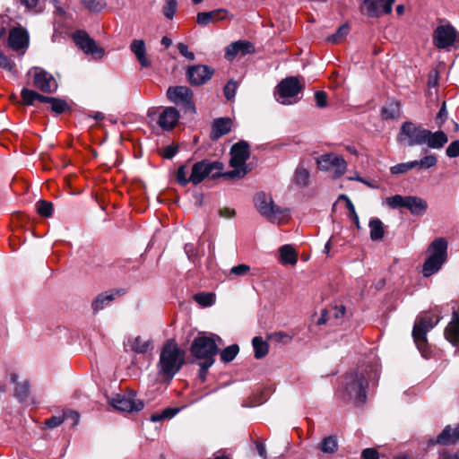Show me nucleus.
Masks as SVG:
<instances>
[{"label": "nucleus", "mask_w": 459, "mask_h": 459, "mask_svg": "<svg viewBox=\"0 0 459 459\" xmlns=\"http://www.w3.org/2000/svg\"><path fill=\"white\" fill-rule=\"evenodd\" d=\"M432 43L439 49H448L459 44V32L450 23L438 25L433 31Z\"/></svg>", "instance_id": "1a4fd4ad"}, {"label": "nucleus", "mask_w": 459, "mask_h": 459, "mask_svg": "<svg viewBox=\"0 0 459 459\" xmlns=\"http://www.w3.org/2000/svg\"><path fill=\"white\" fill-rule=\"evenodd\" d=\"M29 33L25 29L14 27L10 30L8 46L12 50L21 52L23 55L29 47Z\"/></svg>", "instance_id": "f3484780"}, {"label": "nucleus", "mask_w": 459, "mask_h": 459, "mask_svg": "<svg viewBox=\"0 0 459 459\" xmlns=\"http://www.w3.org/2000/svg\"><path fill=\"white\" fill-rule=\"evenodd\" d=\"M18 378L19 377L15 373L11 374L10 376L11 381L16 385L14 390L16 397L19 398L21 401H23L27 398L29 394V384L27 381L18 383Z\"/></svg>", "instance_id": "72a5a7b5"}, {"label": "nucleus", "mask_w": 459, "mask_h": 459, "mask_svg": "<svg viewBox=\"0 0 459 459\" xmlns=\"http://www.w3.org/2000/svg\"><path fill=\"white\" fill-rule=\"evenodd\" d=\"M0 68H3L13 74H16L14 63L3 53H0Z\"/></svg>", "instance_id": "864d4df0"}, {"label": "nucleus", "mask_w": 459, "mask_h": 459, "mask_svg": "<svg viewBox=\"0 0 459 459\" xmlns=\"http://www.w3.org/2000/svg\"><path fill=\"white\" fill-rule=\"evenodd\" d=\"M44 102L48 103L51 110L56 114H62L68 108L67 103L58 98L46 96Z\"/></svg>", "instance_id": "c9c22d12"}, {"label": "nucleus", "mask_w": 459, "mask_h": 459, "mask_svg": "<svg viewBox=\"0 0 459 459\" xmlns=\"http://www.w3.org/2000/svg\"><path fill=\"white\" fill-rule=\"evenodd\" d=\"M238 351L239 347L238 344L230 345L221 351V359L225 363H229L236 358Z\"/></svg>", "instance_id": "58836bf2"}, {"label": "nucleus", "mask_w": 459, "mask_h": 459, "mask_svg": "<svg viewBox=\"0 0 459 459\" xmlns=\"http://www.w3.org/2000/svg\"><path fill=\"white\" fill-rule=\"evenodd\" d=\"M214 299L215 297L212 293H198L195 296V300L204 307L212 306Z\"/></svg>", "instance_id": "09e8293b"}, {"label": "nucleus", "mask_w": 459, "mask_h": 459, "mask_svg": "<svg viewBox=\"0 0 459 459\" xmlns=\"http://www.w3.org/2000/svg\"><path fill=\"white\" fill-rule=\"evenodd\" d=\"M23 103L27 106H30L33 104L35 100H39L40 102H44V99L46 96L41 95L36 92L33 90H29L27 88H23L21 92Z\"/></svg>", "instance_id": "e433bc0d"}, {"label": "nucleus", "mask_w": 459, "mask_h": 459, "mask_svg": "<svg viewBox=\"0 0 459 459\" xmlns=\"http://www.w3.org/2000/svg\"><path fill=\"white\" fill-rule=\"evenodd\" d=\"M115 299L114 292H104L99 294L91 304V307L94 313H98L102 310L106 306L109 305Z\"/></svg>", "instance_id": "7c9ffc66"}, {"label": "nucleus", "mask_w": 459, "mask_h": 459, "mask_svg": "<svg viewBox=\"0 0 459 459\" xmlns=\"http://www.w3.org/2000/svg\"><path fill=\"white\" fill-rule=\"evenodd\" d=\"M178 9V2L177 0H166L165 4L163 6V14L166 18L171 20Z\"/></svg>", "instance_id": "8fccbe9b"}, {"label": "nucleus", "mask_w": 459, "mask_h": 459, "mask_svg": "<svg viewBox=\"0 0 459 459\" xmlns=\"http://www.w3.org/2000/svg\"><path fill=\"white\" fill-rule=\"evenodd\" d=\"M370 230V238L373 241H377L383 238L385 235V230L383 222L379 219H371L368 223Z\"/></svg>", "instance_id": "473e14b6"}, {"label": "nucleus", "mask_w": 459, "mask_h": 459, "mask_svg": "<svg viewBox=\"0 0 459 459\" xmlns=\"http://www.w3.org/2000/svg\"><path fill=\"white\" fill-rule=\"evenodd\" d=\"M446 155L450 158L459 156V140L452 142L446 148Z\"/></svg>", "instance_id": "13d9d810"}, {"label": "nucleus", "mask_w": 459, "mask_h": 459, "mask_svg": "<svg viewBox=\"0 0 459 459\" xmlns=\"http://www.w3.org/2000/svg\"><path fill=\"white\" fill-rule=\"evenodd\" d=\"M447 241L444 238H438L432 241L428 248L429 254L422 266L424 277H429L437 273L447 258Z\"/></svg>", "instance_id": "20e7f679"}, {"label": "nucleus", "mask_w": 459, "mask_h": 459, "mask_svg": "<svg viewBox=\"0 0 459 459\" xmlns=\"http://www.w3.org/2000/svg\"><path fill=\"white\" fill-rule=\"evenodd\" d=\"M167 98L176 105L194 109L193 92L186 86H173L167 90Z\"/></svg>", "instance_id": "dca6fc26"}, {"label": "nucleus", "mask_w": 459, "mask_h": 459, "mask_svg": "<svg viewBox=\"0 0 459 459\" xmlns=\"http://www.w3.org/2000/svg\"><path fill=\"white\" fill-rule=\"evenodd\" d=\"M232 126V120L229 117H221L213 121L211 132V138L217 140L228 134Z\"/></svg>", "instance_id": "a878e982"}, {"label": "nucleus", "mask_w": 459, "mask_h": 459, "mask_svg": "<svg viewBox=\"0 0 459 459\" xmlns=\"http://www.w3.org/2000/svg\"><path fill=\"white\" fill-rule=\"evenodd\" d=\"M213 69L207 65H196L187 69L186 75L192 85H202L211 79Z\"/></svg>", "instance_id": "6ab92c4d"}, {"label": "nucleus", "mask_w": 459, "mask_h": 459, "mask_svg": "<svg viewBox=\"0 0 459 459\" xmlns=\"http://www.w3.org/2000/svg\"><path fill=\"white\" fill-rule=\"evenodd\" d=\"M221 339L213 333H200L196 336L190 347L191 355L199 360L198 365L200 366V377H205L207 370L211 368L215 359L214 356L219 351V346L217 341Z\"/></svg>", "instance_id": "f257e3e1"}, {"label": "nucleus", "mask_w": 459, "mask_h": 459, "mask_svg": "<svg viewBox=\"0 0 459 459\" xmlns=\"http://www.w3.org/2000/svg\"><path fill=\"white\" fill-rule=\"evenodd\" d=\"M28 11L39 13L40 9H37L39 0H18Z\"/></svg>", "instance_id": "bf43d9fd"}, {"label": "nucleus", "mask_w": 459, "mask_h": 459, "mask_svg": "<svg viewBox=\"0 0 459 459\" xmlns=\"http://www.w3.org/2000/svg\"><path fill=\"white\" fill-rule=\"evenodd\" d=\"M227 10L223 8L212 10L210 12H201L196 15V22L199 25L205 26L209 23L224 20L227 16Z\"/></svg>", "instance_id": "b1692460"}, {"label": "nucleus", "mask_w": 459, "mask_h": 459, "mask_svg": "<svg viewBox=\"0 0 459 459\" xmlns=\"http://www.w3.org/2000/svg\"><path fill=\"white\" fill-rule=\"evenodd\" d=\"M186 174H187L186 166H180L178 169V171H177V181L181 186H186L188 182H191L190 181V177L187 178H186Z\"/></svg>", "instance_id": "6e6d98bb"}, {"label": "nucleus", "mask_w": 459, "mask_h": 459, "mask_svg": "<svg viewBox=\"0 0 459 459\" xmlns=\"http://www.w3.org/2000/svg\"><path fill=\"white\" fill-rule=\"evenodd\" d=\"M294 181L299 186H307L309 182V172L307 169L299 167L295 171Z\"/></svg>", "instance_id": "ea45409f"}, {"label": "nucleus", "mask_w": 459, "mask_h": 459, "mask_svg": "<svg viewBox=\"0 0 459 459\" xmlns=\"http://www.w3.org/2000/svg\"><path fill=\"white\" fill-rule=\"evenodd\" d=\"M457 441H459V424H456L454 427L450 425L446 426L437 437V439L435 441L430 440L429 443L431 445H449L455 444Z\"/></svg>", "instance_id": "5701e85b"}, {"label": "nucleus", "mask_w": 459, "mask_h": 459, "mask_svg": "<svg viewBox=\"0 0 459 459\" xmlns=\"http://www.w3.org/2000/svg\"><path fill=\"white\" fill-rule=\"evenodd\" d=\"M178 411H179V409H178V408H167L161 413H156V414L152 415L151 416V420L152 422H158V421H160L162 420L171 419Z\"/></svg>", "instance_id": "a18cd8bd"}, {"label": "nucleus", "mask_w": 459, "mask_h": 459, "mask_svg": "<svg viewBox=\"0 0 459 459\" xmlns=\"http://www.w3.org/2000/svg\"><path fill=\"white\" fill-rule=\"evenodd\" d=\"M343 200L345 202L346 208L350 212V218L355 223L358 229H359V216L355 211V207L351 201V199L346 195H341L338 198V201Z\"/></svg>", "instance_id": "79ce46f5"}, {"label": "nucleus", "mask_w": 459, "mask_h": 459, "mask_svg": "<svg viewBox=\"0 0 459 459\" xmlns=\"http://www.w3.org/2000/svg\"><path fill=\"white\" fill-rule=\"evenodd\" d=\"M362 459H378V453L373 448H366L362 451Z\"/></svg>", "instance_id": "69168bd1"}, {"label": "nucleus", "mask_w": 459, "mask_h": 459, "mask_svg": "<svg viewBox=\"0 0 459 459\" xmlns=\"http://www.w3.org/2000/svg\"><path fill=\"white\" fill-rule=\"evenodd\" d=\"M254 202L259 213L270 222L281 223L289 216L288 209L276 205L272 196L264 192L256 194Z\"/></svg>", "instance_id": "39448f33"}, {"label": "nucleus", "mask_w": 459, "mask_h": 459, "mask_svg": "<svg viewBox=\"0 0 459 459\" xmlns=\"http://www.w3.org/2000/svg\"><path fill=\"white\" fill-rule=\"evenodd\" d=\"M109 404L117 411L122 412H135L143 408V403L134 394H117L109 399Z\"/></svg>", "instance_id": "ddd939ff"}, {"label": "nucleus", "mask_w": 459, "mask_h": 459, "mask_svg": "<svg viewBox=\"0 0 459 459\" xmlns=\"http://www.w3.org/2000/svg\"><path fill=\"white\" fill-rule=\"evenodd\" d=\"M281 257L283 263L295 264L297 263V254L292 247L289 245L282 246L280 248Z\"/></svg>", "instance_id": "4c0bfd02"}, {"label": "nucleus", "mask_w": 459, "mask_h": 459, "mask_svg": "<svg viewBox=\"0 0 459 459\" xmlns=\"http://www.w3.org/2000/svg\"><path fill=\"white\" fill-rule=\"evenodd\" d=\"M179 117V112L176 108L167 107L159 114L157 124L162 130L169 131L177 126Z\"/></svg>", "instance_id": "aec40b11"}, {"label": "nucleus", "mask_w": 459, "mask_h": 459, "mask_svg": "<svg viewBox=\"0 0 459 459\" xmlns=\"http://www.w3.org/2000/svg\"><path fill=\"white\" fill-rule=\"evenodd\" d=\"M417 168V163L413 161H408L404 163H399L390 168V171L392 174H403L408 172L409 170Z\"/></svg>", "instance_id": "c03bdc74"}, {"label": "nucleus", "mask_w": 459, "mask_h": 459, "mask_svg": "<svg viewBox=\"0 0 459 459\" xmlns=\"http://www.w3.org/2000/svg\"><path fill=\"white\" fill-rule=\"evenodd\" d=\"M349 33L348 25L344 24L338 28L337 31L333 35L327 37V41L331 43H339L341 42Z\"/></svg>", "instance_id": "de8ad7c7"}, {"label": "nucleus", "mask_w": 459, "mask_h": 459, "mask_svg": "<svg viewBox=\"0 0 459 459\" xmlns=\"http://www.w3.org/2000/svg\"><path fill=\"white\" fill-rule=\"evenodd\" d=\"M128 345L131 351L136 353H145L151 349L152 342L144 340L141 336H136L128 340Z\"/></svg>", "instance_id": "2f4dec72"}, {"label": "nucleus", "mask_w": 459, "mask_h": 459, "mask_svg": "<svg viewBox=\"0 0 459 459\" xmlns=\"http://www.w3.org/2000/svg\"><path fill=\"white\" fill-rule=\"evenodd\" d=\"M345 307L342 305L335 306L334 307H333L330 314L335 320L338 321L339 319L343 318L345 315Z\"/></svg>", "instance_id": "680f3d73"}, {"label": "nucleus", "mask_w": 459, "mask_h": 459, "mask_svg": "<svg viewBox=\"0 0 459 459\" xmlns=\"http://www.w3.org/2000/svg\"><path fill=\"white\" fill-rule=\"evenodd\" d=\"M406 209L410 211L412 215H422L428 209V203L418 196L407 195Z\"/></svg>", "instance_id": "cd10ccee"}, {"label": "nucleus", "mask_w": 459, "mask_h": 459, "mask_svg": "<svg viewBox=\"0 0 459 459\" xmlns=\"http://www.w3.org/2000/svg\"><path fill=\"white\" fill-rule=\"evenodd\" d=\"M317 165L322 171H328L333 169L335 178H341L347 169V162L345 160L342 156L334 153L321 155L317 159Z\"/></svg>", "instance_id": "4468645a"}, {"label": "nucleus", "mask_w": 459, "mask_h": 459, "mask_svg": "<svg viewBox=\"0 0 459 459\" xmlns=\"http://www.w3.org/2000/svg\"><path fill=\"white\" fill-rule=\"evenodd\" d=\"M316 447L323 454L333 455L339 448L338 438L335 435L325 437L318 443Z\"/></svg>", "instance_id": "c85d7f7f"}, {"label": "nucleus", "mask_w": 459, "mask_h": 459, "mask_svg": "<svg viewBox=\"0 0 459 459\" xmlns=\"http://www.w3.org/2000/svg\"><path fill=\"white\" fill-rule=\"evenodd\" d=\"M399 108L396 104H390L387 107L382 108V116L385 119L395 118L398 117Z\"/></svg>", "instance_id": "5fc2aeb1"}, {"label": "nucleus", "mask_w": 459, "mask_h": 459, "mask_svg": "<svg viewBox=\"0 0 459 459\" xmlns=\"http://www.w3.org/2000/svg\"><path fill=\"white\" fill-rule=\"evenodd\" d=\"M71 418L74 424H77L79 421V414L74 411H68L64 412L63 416H52L46 420L45 425L49 429H54L60 426L65 419Z\"/></svg>", "instance_id": "c756f323"}, {"label": "nucleus", "mask_w": 459, "mask_h": 459, "mask_svg": "<svg viewBox=\"0 0 459 459\" xmlns=\"http://www.w3.org/2000/svg\"><path fill=\"white\" fill-rule=\"evenodd\" d=\"M255 51L252 43L247 40H238L232 42L226 48L225 57L228 60H233L237 56H244Z\"/></svg>", "instance_id": "412c9836"}, {"label": "nucleus", "mask_w": 459, "mask_h": 459, "mask_svg": "<svg viewBox=\"0 0 459 459\" xmlns=\"http://www.w3.org/2000/svg\"><path fill=\"white\" fill-rule=\"evenodd\" d=\"M185 352L174 340H169L163 346L159 360L160 373L171 379L182 368Z\"/></svg>", "instance_id": "7ed1b4c3"}, {"label": "nucleus", "mask_w": 459, "mask_h": 459, "mask_svg": "<svg viewBox=\"0 0 459 459\" xmlns=\"http://www.w3.org/2000/svg\"><path fill=\"white\" fill-rule=\"evenodd\" d=\"M417 163V168L429 169L436 166L437 160L435 155H427L420 160H414Z\"/></svg>", "instance_id": "603ef678"}, {"label": "nucleus", "mask_w": 459, "mask_h": 459, "mask_svg": "<svg viewBox=\"0 0 459 459\" xmlns=\"http://www.w3.org/2000/svg\"><path fill=\"white\" fill-rule=\"evenodd\" d=\"M439 321L440 317H435L429 314H425L415 321L412 337L419 350H421L427 342V332L437 325Z\"/></svg>", "instance_id": "9b49d317"}, {"label": "nucleus", "mask_w": 459, "mask_h": 459, "mask_svg": "<svg viewBox=\"0 0 459 459\" xmlns=\"http://www.w3.org/2000/svg\"><path fill=\"white\" fill-rule=\"evenodd\" d=\"M130 50L142 67L148 68L151 66L152 63L146 56L145 42L143 39H134L130 44Z\"/></svg>", "instance_id": "393cba45"}, {"label": "nucleus", "mask_w": 459, "mask_h": 459, "mask_svg": "<svg viewBox=\"0 0 459 459\" xmlns=\"http://www.w3.org/2000/svg\"><path fill=\"white\" fill-rule=\"evenodd\" d=\"M230 164L233 168L232 170L223 173V177L227 178H240L247 173L246 162L250 156L249 145L245 141L235 143L230 150Z\"/></svg>", "instance_id": "423d86ee"}, {"label": "nucleus", "mask_w": 459, "mask_h": 459, "mask_svg": "<svg viewBox=\"0 0 459 459\" xmlns=\"http://www.w3.org/2000/svg\"><path fill=\"white\" fill-rule=\"evenodd\" d=\"M33 70L34 87L46 93H51L56 91L57 83L51 74L37 67H34Z\"/></svg>", "instance_id": "a211bd4d"}, {"label": "nucleus", "mask_w": 459, "mask_h": 459, "mask_svg": "<svg viewBox=\"0 0 459 459\" xmlns=\"http://www.w3.org/2000/svg\"><path fill=\"white\" fill-rule=\"evenodd\" d=\"M252 344L255 359H262L268 353L269 346L261 337H255L252 341Z\"/></svg>", "instance_id": "f704fd0d"}, {"label": "nucleus", "mask_w": 459, "mask_h": 459, "mask_svg": "<svg viewBox=\"0 0 459 459\" xmlns=\"http://www.w3.org/2000/svg\"><path fill=\"white\" fill-rule=\"evenodd\" d=\"M303 88L304 85L297 77H287L277 85L274 91L275 100L282 105H292L299 100L298 95Z\"/></svg>", "instance_id": "0eeeda50"}, {"label": "nucleus", "mask_w": 459, "mask_h": 459, "mask_svg": "<svg viewBox=\"0 0 459 459\" xmlns=\"http://www.w3.org/2000/svg\"><path fill=\"white\" fill-rule=\"evenodd\" d=\"M367 386L365 370L350 372L344 377L339 394L342 400L352 401L356 405H360L365 403Z\"/></svg>", "instance_id": "f03ea898"}, {"label": "nucleus", "mask_w": 459, "mask_h": 459, "mask_svg": "<svg viewBox=\"0 0 459 459\" xmlns=\"http://www.w3.org/2000/svg\"><path fill=\"white\" fill-rule=\"evenodd\" d=\"M315 99L317 107L325 108L327 106V95L325 91L316 92Z\"/></svg>", "instance_id": "052dcab7"}, {"label": "nucleus", "mask_w": 459, "mask_h": 459, "mask_svg": "<svg viewBox=\"0 0 459 459\" xmlns=\"http://www.w3.org/2000/svg\"><path fill=\"white\" fill-rule=\"evenodd\" d=\"M82 3L86 8L93 13H99L106 6L104 0H82Z\"/></svg>", "instance_id": "3c124183"}, {"label": "nucleus", "mask_w": 459, "mask_h": 459, "mask_svg": "<svg viewBox=\"0 0 459 459\" xmlns=\"http://www.w3.org/2000/svg\"><path fill=\"white\" fill-rule=\"evenodd\" d=\"M222 169L223 164L219 161L202 160L195 162L192 167L190 181L194 185H197L209 175H212V178L223 177Z\"/></svg>", "instance_id": "6e6552de"}, {"label": "nucleus", "mask_w": 459, "mask_h": 459, "mask_svg": "<svg viewBox=\"0 0 459 459\" xmlns=\"http://www.w3.org/2000/svg\"><path fill=\"white\" fill-rule=\"evenodd\" d=\"M37 212L43 217L48 218L53 213V204L50 202L40 200L37 203Z\"/></svg>", "instance_id": "49530a36"}, {"label": "nucleus", "mask_w": 459, "mask_h": 459, "mask_svg": "<svg viewBox=\"0 0 459 459\" xmlns=\"http://www.w3.org/2000/svg\"><path fill=\"white\" fill-rule=\"evenodd\" d=\"M178 49L179 51V53L185 56L186 58H187L188 60H194L195 59V54L193 52H190L188 50V47L184 44V43H178Z\"/></svg>", "instance_id": "e2e57ef3"}, {"label": "nucleus", "mask_w": 459, "mask_h": 459, "mask_svg": "<svg viewBox=\"0 0 459 459\" xmlns=\"http://www.w3.org/2000/svg\"><path fill=\"white\" fill-rule=\"evenodd\" d=\"M427 129L412 122H404L397 136L398 142L408 146L423 145L426 139Z\"/></svg>", "instance_id": "9d476101"}, {"label": "nucleus", "mask_w": 459, "mask_h": 459, "mask_svg": "<svg viewBox=\"0 0 459 459\" xmlns=\"http://www.w3.org/2000/svg\"><path fill=\"white\" fill-rule=\"evenodd\" d=\"M446 118H447V110L446 108V102H443L442 107L440 108V109L437 115L436 120H437V123L439 125V126H441L445 123Z\"/></svg>", "instance_id": "0e129e2a"}, {"label": "nucleus", "mask_w": 459, "mask_h": 459, "mask_svg": "<svg viewBox=\"0 0 459 459\" xmlns=\"http://www.w3.org/2000/svg\"><path fill=\"white\" fill-rule=\"evenodd\" d=\"M178 152V146L169 145L163 150L162 156L165 159L173 158Z\"/></svg>", "instance_id": "338daca9"}, {"label": "nucleus", "mask_w": 459, "mask_h": 459, "mask_svg": "<svg viewBox=\"0 0 459 459\" xmlns=\"http://www.w3.org/2000/svg\"><path fill=\"white\" fill-rule=\"evenodd\" d=\"M395 0H361L360 11L369 18H379L392 12Z\"/></svg>", "instance_id": "f8f14e48"}, {"label": "nucleus", "mask_w": 459, "mask_h": 459, "mask_svg": "<svg viewBox=\"0 0 459 459\" xmlns=\"http://www.w3.org/2000/svg\"><path fill=\"white\" fill-rule=\"evenodd\" d=\"M250 270L251 268L249 265L246 264H240L233 266L227 274V277L231 280L235 277L245 276L250 272Z\"/></svg>", "instance_id": "37998d69"}, {"label": "nucleus", "mask_w": 459, "mask_h": 459, "mask_svg": "<svg viewBox=\"0 0 459 459\" xmlns=\"http://www.w3.org/2000/svg\"><path fill=\"white\" fill-rule=\"evenodd\" d=\"M255 446H256V450H257L258 455L263 459H267V453H266L265 446L263 443L257 442L255 444Z\"/></svg>", "instance_id": "774afa93"}, {"label": "nucleus", "mask_w": 459, "mask_h": 459, "mask_svg": "<svg viewBox=\"0 0 459 459\" xmlns=\"http://www.w3.org/2000/svg\"><path fill=\"white\" fill-rule=\"evenodd\" d=\"M425 134V144L432 149H441L448 141L447 135L443 131H437L432 133L427 129Z\"/></svg>", "instance_id": "bb28decb"}, {"label": "nucleus", "mask_w": 459, "mask_h": 459, "mask_svg": "<svg viewBox=\"0 0 459 459\" xmlns=\"http://www.w3.org/2000/svg\"><path fill=\"white\" fill-rule=\"evenodd\" d=\"M237 90V83L234 81H230L224 87V95L227 100H231L235 97Z\"/></svg>", "instance_id": "4d7b16f0"}, {"label": "nucleus", "mask_w": 459, "mask_h": 459, "mask_svg": "<svg viewBox=\"0 0 459 459\" xmlns=\"http://www.w3.org/2000/svg\"><path fill=\"white\" fill-rule=\"evenodd\" d=\"M74 40L85 54L91 55L95 59L103 57L105 54L104 49L98 47L94 39L87 32L83 30L76 31L74 34Z\"/></svg>", "instance_id": "2eb2a0df"}, {"label": "nucleus", "mask_w": 459, "mask_h": 459, "mask_svg": "<svg viewBox=\"0 0 459 459\" xmlns=\"http://www.w3.org/2000/svg\"><path fill=\"white\" fill-rule=\"evenodd\" d=\"M407 196L395 195L385 199V204L392 209L405 208Z\"/></svg>", "instance_id": "a19ab883"}, {"label": "nucleus", "mask_w": 459, "mask_h": 459, "mask_svg": "<svg viewBox=\"0 0 459 459\" xmlns=\"http://www.w3.org/2000/svg\"><path fill=\"white\" fill-rule=\"evenodd\" d=\"M446 339L454 346L459 345V307L452 312V319L444 332Z\"/></svg>", "instance_id": "4be33fe9"}]
</instances>
